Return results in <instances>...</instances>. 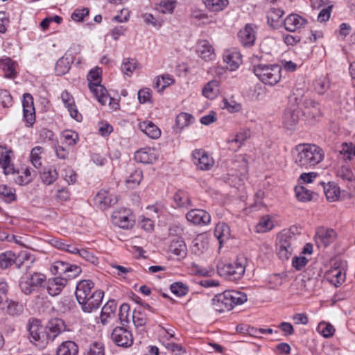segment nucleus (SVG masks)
<instances>
[{
	"label": "nucleus",
	"mask_w": 355,
	"mask_h": 355,
	"mask_svg": "<svg viewBox=\"0 0 355 355\" xmlns=\"http://www.w3.org/2000/svg\"><path fill=\"white\" fill-rule=\"evenodd\" d=\"M71 67V60L63 56L60 58L56 62L55 71L57 75L62 76L67 73Z\"/></svg>",
	"instance_id": "obj_45"
},
{
	"label": "nucleus",
	"mask_w": 355,
	"mask_h": 355,
	"mask_svg": "<svg viewBox=\"0 0 355 355\" xmlns=\"http://www.w3.org/2000/svg\"><path fill=\"white\" fill-rule=\"evenodd\" d=\"M12 150L6 146H0V168L6 175L15 173L13 165L11 164L10 153Z\"/></svg>",
	"instance_id": "obj_21"
},
{
	"label": "nucleus",
	"mask_w": 355,
	"mask_h": 355,
	"mask_svg": "<svg viewBox=\"0 0 355 355\" xmlns=\"http://www.w3.org/2000/svg\"><path fill=\"white\" fill-rule=\"evenodd\" d=\"M274 227V222L272 217L269 215L262 216L257 225H256V232L258 233H263L271 230Z\"/></svg>",
	"instance_id": "obj_39"
},
{
	"label": "nucleus",
	"mask_w": 355,
	"mask_h": 355,
	"mask_svg": "<svg viewBox=\"0 0 355 355\" xmlns=\"http://www.w3.org/2000/svg\"><path fill=\"white\" fill-rule=\"evenodd\" d=\"M324 192L328 200L334 202L338 199L340 196V188L334 183H329L323 186Z\"/></svg>",
	"instance_id": "obj_43"
},
{
	"label": "nucleus",
	"mask_w": 355,
	"mask_h": 355,
	"mask_svg": "<svg viewBox=\"0 0 355 355\" xmlns=\"http://www.w3.org/2000/svg\"><path fill=\"white\" fill-rule=\"evenodd\" d=\"M186 218L190 223L196 225H207L211 221L209 213L201 209H193L187 212Z\"/></svg>",
	"instance_id": "obj_15"
},
{
	"label": "nucleus",
	"mask_w": 355,
	"mask_h": 355,
	"mask_svg": "<svg viewBox=\"0 0 355 355\" xmlns=\"http://www.w3.org/2000/svg\"><path fill=\"white\" fill-rule=\"evenodd\" d=\"M78 347L73 341L63 342L57 349V355H76Z\"/></svg>",
	"instance_id": "obj_37"
},
{
	"label": "nucleus",
	"mask_w": 355,
	"mask_h": 355,
	"mask_svg": "<svg viewBox=\"0 0 355 355\" xmlns=\"http://www.w3.org/2000/svg\"><path fill=\"white\" fill-rule=\"evenodd\" d=\"M157 159L155 149L144 148L135 153V159L143 164H152Z\"/></svg>",
	"instance_id": "obj_26"
},
{
	"label": "nucleus",
	"mask_w": 355,
	"mask_h": 355,
	"mask_svg": "<svg viewBox=\"0 0 355 355\" xmlns=\"http://www.w3.org/2000/svg\"><path fill=\"white\" fill-rule=\"evenodd\" d=\"M283 15L284 11L280 8H270L267 15L268 23L273 28H277L280 24L279 19Z\"/></svg>",
	"instance_id": "obj_40"
},
{
	"label": "nucleus",
	"mask_w": 355,
	"mask_h": 355,
	"mask_svg": "<svg viewBox=\"0 0 355 355\" xmlns=\"http://www.w3.org/2000/svg\"><path fill=\"white\" fill-rule=\"evenodd\" d=\"M24 119L27 127H31L35 121V111L33 97L31 94L25 93L22 99Z\"/></svg>",
	"instance_id": "obj_13"
},
{
	"label": "nucleus",
	"mask_w": 355,
	"mask_h": 355,
	"mask_svg": "<svg viewBox=\"0 0 355 355\" xmlns=\"http://www.w3.org/2000/svg\"><path fill=\"white\" fill-rule=\"evenodd\" d=\"M35 172L30 168H26L22 172L21 175H19L17 182L21 184H27L31 182L34 176Z\"/></svg>",
	"instance_id": "obj_57"
},
{
	"label": "nucleus",
	"mask_w": 355,
	"mask_h": 355,
	"mask_svg": "<svg viewBox=\"0 0 355 355\" xmlns=\"http://www.w3.org/2000/svg\"><path fill=\"white\" fill-rule=\"evenodd\" d=\"M337 176L349 182L355 180V173L349 165L342 166L337 171Z\"/></svg>",
	"instance_id": "obj_55"
},
{
	"label": "nucleus",
	"mask_w": 355,
	"mask_h": 355,
	"mask_svg": "<svg viewBox=\"0 0 355 355\" xmlns=\"http://www.w3.org/2000/svg\"><path fill=\"white\" fill-rule=\"evenodd\" d=\"M44 153V148L41 146L34 147L29 156V160L32 165L36 168H40L42 166V154Z\"/></svg>",
	"instance_id": "obj_38"
},
{
	"label": "nucleus",
	"mask_w": 355,
	"mask_h": 355,
	"mask_svg": "<svg viewBox=\"0 0 355 355\" xmlns=\"http://www.w3.org/2000/svg\"><path fill=\"white\" fill-rule=\"evenodd\" d=\"M327 279L336 287L340 286L345 280V273L339 268H331L326 273Z\"/></svg>",
	"instance_id": "obj_28"
},
{
	"label": "nucleus",
	"mask_w": 355,
	"mask_h": 355,
	"mask_svg": "<svg viewBox=\"0 0 355 355\" xmlns=\"http://www.w3.org/2000/svg\"><path fill=\"white\" fill-rule=\"evenodd\" d=\"M85 355H105L104 345L99 342L95 341L89 345L85 352Z\"/></svg>",
	"instance_id": "obj_58"
},
{
	"label": "nucleus",
	"mask_w": 355,
	"mask_h": 355,
	"mask_svg": "<svg viewBox=\"0 0 355 355\" xmlns=\"http://www.w3.org/2000/svg\"><path fill=\"white\" fill-rule=\"evenodd\" d=\"M89 10L87 8L76 9L71 14V17L73 21L80 22L83 21L85 17L89 15Z\"/></svg>",
	"instance_id": "obj_63"
},
{
	"label": "nucleus",
	"mask_w": 355,
	"mask_h": 355,
	"mask_svg": "<svg viewBox=\"0 0 355 355\" xmlns=\"http://www.w3.org/2000/svg\"><path fill=\"white\" fill-rule=\"evenodd\" d=\"M61 99L70 116L76 121H81L83 116L77 109L73 96L65 90L61 94Z\"/></svg>",
	"instance_id": "obj_17"
},
{
	"label": "nucleus",
	"mask_w": 355,
	"mask_h": 355,
	"mask_svg": "<svg viewBox=\"0 0 355 355\" xmlns=\"http://www.w3.org/2000/svg\"><path fill=\"white\" fill-rule=\"evenodd\" d=\"M223 61L230 71H236L242 63L241 53L235 49H228L223 53Z\"/></svg>",
	"instance_id": "obj_19"
},
{
	"label": "nucleus",
	"mask_w": 355,
	"mask_h": 355,
	"mask_svg": "<svg viewBox=\"0 0 355 355\" xmlns=\"http://www.w3.org/2000/svg\"><path fill=\"white\" fill-rule=\"evenodd\" d=\"M300 111L295 107H288L283 114L282 123L287 130H294L300 119Z\"/></svg>",
	"instance_id": "obj_14"
},
{
	"label": "nucleus",
	"mask_w": 355,
	"mask_h": 355,
	"mask_svg": "<svg viewBox=\"0 0 355 355\" xmlns=\"http://www.w3.org/2000/svg\"><path fill=\"white\" fill-rule=\"evenodd\" d=\"M0 198L7 203L15 201L16 200L15 189L4 184L0 185Z\"/></svg>",
	"instance_id": "obj_46"
},
{
	"label": "nucleus",
	"mask_w": 355,
	"mask_h": 355,
	"mask_svg": "<svg viewBox=\"0 0 355 355\" xmlns=\"http://www.w3.org/2000/svg\"><path fill=\"white\" fill-rule=\"evenodd\" d=\"M299 237L290 230L283 231L278 235L276 250L280 259L285 261L291 257L300 245Z\"/></svg>",
	"instance_id": "obj_3"
},
{
	"label": "nucleus",
	"mask_w": 355,
	"mask_h": 355,
	"mask_svg": "<svg viewBox=\"0 0 355 355\" xmlns=\"http://www.w3.org/2000/svg\"><path fill=\"white\" fill-rule=\"evenodd\" d=\"M69 266V263L62 261H56L51 266V271L53 275H59V277H65L66 273L68 272Z\"/></svg>",
	"instance_id": "obj_48"
},
{
	"label": "nucleus",
	"mask_w": 355,
	"mask_h": 355,
	"mask_svg": "<svg viewBox=\"0 0 355 355\" xmlns=\"http://www.w3.org/2000/svg\"><path fill=\"white\" fill-rule=\"evenodd\" d=\"M337 233L333 229L320 227L316 232L315 241L319 247L326 248L336 239Z\"/></svg>",
	"instance_id": "obj_16"
},
{
	"label": "nucleus",
	"mask_w": 355,
	"mask_h": 355,
	"mask_svg": "<svg viewBox=\"0 0 355 355\" xmlns=\"http://www.w3.org/2000/svg\"><path fill=\"white\" fill-rule=\"evenodd\" d=\"M248 137V133L244 132L238 133L232 138H229L227 141L229 149L234 152L237 151Z\"/></svg>",
	"instance_id": "obj_33"
},
{
	"label": "nucleus",
	"mask_w": 355,
	"mask_h": 355,
	"mask_svg": "<svg viewBox=\"0 0 355 355\" xmlns=\"http://www.w3.org/2000/svg\"><path fill=\"white\" fill-rule=\"evenodd\" d=\"M191 157L193 164L202 171L210 170L214 164L213 157L203 149L194 150L191 153Z\"/></svg>",
	"instance_id": "obj_9"
},
{
	"label": "nucleus",
	"mask_w": 355,
	"mask_h": 355,
	"mask_svg": "<svg viewBox=\"0 0 355 355\" xmlns=\"http://www.w3.org/2000/svg\"><path fill=\"white\" fill-rule=\"evenodd\" d=\"M94 286V283L89 279L80 281L76 286V297L78 303L82 306L83 311L85 308H90L91 290Z\"/></svg>",
	"instance_id": "obj_8"
},
{
	"label": "nucleus",
	"mask_w": 355,
	"mask_h": 355,
	"mask_svg": "<svg viewBox=\"0 0 355 355\" xmlns=\"http://www.w3.org/2000/svg\"><path fill=\"white\" fill-rule=\"evenodd\" d=\"M295 196L301 202H308L312 199V192L304 186H297L295 188Z\"/></svg>",
	"instance_id": "obj_51"
},
{
	"label": "nucleus",
	"mask_w": 355,
	"mask_h": 355,
	"mask_svg": "<svg viewBox=\"0 0 355 355\" xmlns=\"http://www.w3.org/2000/svg\"><path fill=\"white\" fill-rule=\"evenodd\" d=\"M219 92V83L217 80L207 83L202 89V94L207 98H214Z\"/></svg>",
	"instance_id": "obj_42"
},
{
	"label": "nucleus",
	"mask_w": 355,
	"mask_h": 355,
	"mask_svg": "<svg viewBox=\"0 0 355 355\" xmlns=\"http://www.w3.org/2000/svg\"><path fill=\"white\" fill-rule=\"evenodd\" d=\"M194 121V117L188 113L182 112L176 116V125L180 128L183 129L184 127H187L191 124Z\"/></svg>",
	"instance_id": "obj_54"
},
{
	"label": "nucleus",
	"mask_w": 355,
	"mask_h": 355,
	"mask_svg": "<svg viewBox=\"0 0 355 355\" xmlns=\"http://www.w3.org/2000/svg\"><path fill=\"white\" fill-rule=\"evenodd\" d=\"M46 282L44 274L35 272L23 275L19 282V288L25 295H31L43 287Z\"/></svg>",
	"instance_id": "obj_6"
},
{
	"label": "nucleus",
	"mask_w": 355,
	"mask_h": 355,
	"mask_svg": "<svg viewBox=\"0 0 355 355\" xmlns=\"http://www.w3.org/2000/svg\"><path fill=\"white\" fill-rule=\"evenodd\" d=\"M62 137L64 143L68 146H74L79 141L78 134L71 130H64L62 133Z\"/></svg>",
	"instance_id": "obj_56"
},
{
	"label": "nucleus",
	"mask_w": 355,
	"mask_h": 355,
	"mask_svg": "<svg viewBox=\"0 0 355 355\" xmlns=\"http://www.w3.org/2000/svg\"><path fill=\"white\" fill-rule=\"evenodd\" d=\"M214 236L218 240L220 245H222L230 237V229L229 226L224 223H218L215 227Z\"/></svg>",
	"instance_id": "obj_32"
},
{
	"label": "nucleus",
	"mask_w": 355,
	"mask_h": 355,
	"mask_svg": "<svg viewBox=\"0 0 355 355\" xmlns=\"http://www.w3.org/2000/svg\"><path fill=\"white\" fill-rule=\"evenodd\" d=\"M13 104L12 97L6 89L0 90V105L3 107H10Z\"/></svg>",
	"instance_id": "obj_60"
},
{
	"label": "nucleus",
	"mask_w": 355,
	"mask_h": 355,
	"mask_svg": "<svg viewBox=\"0 0 355 355\" xmlns=\"http://www.w3.org/2000/svg\"><path fill=\"white\" fill-rule=\"evenodd\" d=\"M205 8L210 12H218L226 8L229 4L228 0H202Z\"/></svg>",
	"instance_id": "obj_36"
},
{
	"label": "nucleus",
	"mask_w": 355,
	"mask_h": 355,
	"mask_svg": "<svg viewBox=\"0 0 355 355\" xmlns=\"http://www.w3.org/2000/svg\"><path fill=\"white\" fill-rule=\"evenodd\" d=\"M330 85L331 80L327 76L318 78L313 83L315 92L320 95H322L326 93L330 88Z\"/></svg>",
	"instance_id": "obj_34"
},
{
	"label": "nucleus",
	"mask_w": 355,
	"mask_h": 355,
	"mask_svg": "<svg viewBox=\"0 0 355 355\" xmlns=\"http://www.w3.org/2000/svg\"><path fill=\"white\" fill-rule=\"evenodd\" d=\"M294 164L302 169L311 168L320 163L324 157V152L320 146L311 144H300L292 150Z\"/></svg>",
	"instance_id": "obj_1"
},
{
	"label": "nucleus",
	"mask_w": 355,
	"mask_h": 355,
	"mask_svg": "<svg viewBox=\"0 0 355 355\" xmlns=\"http://www.w3.org/2000/svg\"><path fill=\"white\" fill-rule=\"evenodd\" d=\"M40 178L44 184L51 185L58 178V173L53 166L45 167L40 173Z\"/></svg>",
	"instance_id": "obj_31"
},
{
	"label": "nucleus",
	"mask_w": 355,
	"mask_h": 355,
	"mask_svg": "<svg viewBox=\"0 0 355 355\" xmlns=\"http://www.w3.org/2000/svg\"><path fill=\"white\" fill-rule=\"evenodd\" d=\"M65 329L66 326L63 320L58 318L51 319L46 326V334L48 340H53Z\"/></svg>",
	"instance_id": "obj_18"
},
{
	"label": "nucleus",
	"mask_w": 355,
	"mask_h": 355,
	"mask_svg": "<svg viewBox=\"0 0 355 355\" xmlns=\"http://www.w3.org/2000/svg\"><path fill=\"white\" fill-rule=\"evenodd\" d=\"M103 295L104 293L101 290L94 291L92 295L89 297V298H90V308H85V310L92 311L93 309H98L101 304Z\"/></svg>",
	"instance_id": "obj_52"
},
{
	"label": "nucleus",
	"mask_w": 355,
	"mask_h": 355,
	"mask_svg": "<svg viewBox=\"0 0 355 355\" xmlns=\"http://www.w3.org/2000/svg\"><path fill=\"white\" fill-rule=\"evenodd\" d=\"M67 284L65 277H57L51 278L47 282V291L49 295L56 296L59 295Z\"/></svg>",
	"instance_id": "obj_23"
},
{
	"label": "nucleus",
	"mask_w": 355,
	"mask_h": 355,
	"mask_svg": "<svg viewBox=\"0 0 355 355\" xmlns=\"http://www.w3.org/2000/svg\"><path fill=\"white\" fill-rule=\"evenodd\" d=\"M112 340L118 346L130 347L133 344L132 333L123 327H116L111 334Z\"/></svg>",
	"instance_id": "obj_10"
},
{
	"label": "nucleus",
	"mask_w": 355,
	"mask_h": 355,
	"mask_svg": "<svg viewBox=\"0 0 355 355\" xmlns=\"http://www.w3.org/2000/svg\"><path fill=\"white\" fill-rule=\"evenodd\" d=\"M317 331L324 338H328L333 336L335 332V328L330 323L322 321L318 324Z\"/></svg>",
	"instance_id": "obj_49"
},
{
	"label": "nucleus",
	"mask_w": 355,
	"mask_h": 355,
	"mask_svg": "<svg viewBox=\"0 0 355 355\" xmlns=\"http://www.w3.org/2000/svg\"><path fill=\"white\" fill-rule=\"evenodd\" d=\"M114 225L122 229L132 228L135 225V217L129 209L116 211L112 216Z\"/></svg>",
	"instance_id": "obj_12"
},
{
	"label": "nucleus",
	"mask_w": 355,
	"mask_h": 355,
	"mask_svg": "<svg viewBox=\"0 0 355 355\" xmlns=\"http://www.w3.org/2000/svg\"><path fill=\"white\" fill-rule=\"evenodd\" d=\"M28 331L29 333V339L31 343L39 342L44 337L43 327L40 325V321L34 319L29 320L28 324Z\"/></svg>",
	"instance_id": "obj_25"
},
{
	"label": "nucleus",
	"mask_w": 355,
	"mask_h": 355,
	"mask_svg": "<svg viewBox=\"0 0 355 355\" xmlns=\"http://www.w3.org/2000/svg\"><path fill=\"white\" fill-rule=\"evenodd\" d=\"M171 291L178 297L185 295L188 291V286L182 282H175L170 286Z\"/></svg>",
	"instance_id": "obj_59"
},
{
	"label": "nucleus",
	"mask_w": 355,
	"mask_h": 355,
	"mask_svg": "<svg viewBox=\"0 0 355 355\" xmlns=\"http://www.w3.org/2000/svg\"><path fill=\"white\" fill-rule=\"evenodd\" d=\"M197 53L205 61L211 60L215 58L214 49L207 40H201L198 43Z\"/></svg>",
	"instance_id": "obj_27"
},
{
	"label": "nucleus",
	"mask_w": 355,
	"mask_h": 355,
	"mask_svg": "<svg viewBox=\"0 0 355 355\" xmlns=\"http://www.w3.org/2000/svg\"><path fill=\"white\" fill-rule=\"evenodd\" d=\"M87 80L89 89L94 96L101 105H105L108 100V93L106 88L101 85V77L99 69L91 70L87 76Z\"/></svg>",
	"instance_id": "obj_7"
},
{
	"label": "nucleus",
	"mask_w": 355,
	"mask_h": 355,
	"mask_svg": "<svg viewBox=\"0 0 355 355\" xmlns=\"http://www.w3.org/2000/svg\"><path fill=\"white\" fill-rule=\"evenodd\" d=\"M152 91L149 88H143L138 92V99L140 103L150 102Z\"/></svg>",
	"instance_id": "obj_64"
},
{
	"label": "nucleus",
	"mask_w": 355,
	"mask_h": 355,
	"mask_svg": "<svg viewBox=\"0 0 355 355\" xmlns=\"http://www.w3.org/2000/svg\"><path fill=\"white\" fill-rule=\"evenodd\" d=\"M138 126L150 138L157 139L160 136L161 131L159 128L151 121H141L139 123Z\"/></svg>",
	"instance_id": "obj_29"
},
{
	"label": "nucleus",
	"mask_w": 355,
	"mask_h": 355,
	"mask_svg": "<svg viewBox=\"0 0 355 355\" xmlns=\"http://www.w3.org/2000/svg\"><path fill=\"white\" fill-rule=\"evenodd\" d=\"M131 318L136 327H141L146 322V318L144 312H132Z\"/></svg>",
	"instance_id": "obj_62"
},
{
	"label": "nucleus",
	"mask_w": 355,
	"mask_h": 355,
	"mask_svg": "<svg viewBox=\"0 0 355 355\" xmlns=\"http://www.w3.org/2000/svg\"><path fill=\"white\" fill-rule=\"evenodd\" d=\"M247 300L245 293L236 291H225L216 295L212 299L213 304L219 308L216 311H223L224 309L231 311L235 306L241 305Z\"/></svg>",
	"instance_id": "obj_5"
},
{
	"label": "nucleus",
	"mask_w": 355,
	"mask_h": 355,
	"mask_svg": "<svg viewBox=\"0 0 355 355\" xmlns=\"http://www.w3.org/2000/svg\"><path fill=\"white\" fill-rule=\"evenodd\" d=\"M306 23L307 20L304 17L293 13L286 17L284 25L286 31L294 32L303 27Z\"/></svg>",
	"instance_id": "obj_20"
},
{
	"label": "nucleus",
	"mask_w": 355,
	"mask_h": 355,
	"mask_svg": "<svg viewBox=\"0 0 355 355\" xmlns=\"http://www.w3.org/2000/svg\"><path fill=\"white\" fill-rule=\"evenodd\" d=\"M137 67V61L134 58H124L121 64V71L128 76H131Z\"/></svg>",
	"instance_id": "obj_47"
},
{
	"label": "nucleus",
	"mask_w": 355,
	"mask_h": 355,
	"mask_svg": "<svg viewBox=\"0 0 355 355\" xmlns=\"http://www.w3.org/2000/svg\"><path fill=\"white\" fill-rule=\"evenodd\" d=\"M94 202L100 209L105 210L116 204L118 198L109 190L101 189L95 196Z\"/></svg>",
	"instance_id": "obj_11"
},
{
	"label": "nucleus",
	"mask_w": 355,
	"mask_h": 355,
	"mask_svg": "<svg viewBox=\"0 0 355 355\" xmlns=\"http://www.w3.org/2000/svg\"><path fill=\"white\" fill-rule=\"evenodd\" d=\"M340 153L345 159H352L355 156V145L352 143L343 144Z\"/></svg>",
	"instance_id": "obj_61"
},
{
	"label": "nucleus",
	"mask_w": 355,
	"mask_h": 355,
	"mask_svg": "<svg viewBox=\"0 0 355 355\" xmlns=\"http://www.w3.org/2000/svg\"><path fill=\"white\" fill-rule=\"evenodd\" d=\"M169 252L176 256L178 259H184L187 254V248L184 241L176 238L171 240L168 248Z\"/></svg>",
	"instance_id": "obj_24"
},
{
	"label": "nucleus",
	"mask_w": 355,
	"mask_h": 355,
	"mask_svg": "<svg viewBox=\"0 0 355 355\" xmlns=\"http://www.w3.org/2000/svg\"><path fill=\"white\" fill-rule=\"evenodd\" d=\"M238 37L243 46H252L256 39L254 27L251 24H247L243 29L239 32Z\"/></svg>",
	"instance_id": "obj_22"
},
{
	"label": "nucleus",
	"mask_w": 355,
	"mask_h": 355,
	"mask_svg": "<svg viewBox=\"0 0 355 355\" xmlns=\"http://www.w3.org/2000/svg\"><path fill=\"white\" fill-rule=\"evenodd\" d=\"M173 202L175 207L188 208L192 206L191 200L188 193L184 191L179 190L173 196Z\"/></svg>",
	"instance_id": "obj_30"
},
{
	"label": "nucleus",
	"mask_w": 355,
	"mask_h": 355,
	"mask_svg": "<svg viewBox=\"0 0 355 355\" xmlns=\"http://www.w3.org/2000/svg\"><path fill=\"white\" fill-rule=\"evenodd\" d=\"M35 259L31 252L26 250L20 251L17 255L15 254V262L14 264L17 268H22L26 262L32 263Z\"/></svg>",
	"instance_id": "obj_41"
},
{
	"label": "nucleus",
	"mask_w": 355,
	"mask_h": 355,
	"mask_svg": "<svg viewBox=\"0 0 355 355\" xmlns=\"http://www.w3.org/2000/svg\"><path fill=\"white\" fill-rule=\"evenodd\" d=\"M258 79L268 86L276 85L282 78V66L277 64H259L253 67Z\"/></svg>",
	"instance_id": "obj_4"
},
{
	"label": "nucleus",
	"mask_w": 355,
	"mask_h": 355,
	"mask_svg": "<svg viewBox=\"0 0 355 355\" xmlns=\"http://www.w3.org/2000/svg\"><path fill=\"white\" fill-rule=\"evenodd\" d=\"M174 83L175 80L171 75L165 74L156 77L153 87L157 90V92H162Z\"/></svg>",
	"instance_id": "obj_35"
},
{
	"label": "nucleus",
	"mask_w": 355,
	"mask_h": 355,
	"mask_svg": "<svg viewBox=\"0 0 355 355\" xmlns=\"http://www.w3.org/2000/svg\"><path fill=\"white\" fill-rule=\"evenodd\" d=\"M0 67L5 72L6 78H12L15 75V63L8 57L0 60Z\"/></svg>",
	"instance_id": "obj_44"
},
{
	"label": "nucleus",
	"mask_w": 355,
	"mask_h": 355,
	"mask_svg": "<svg viewBox=\"0 0 355 355\" xmlns=\"http://www.w3.org/2000/svg\"><path fill=\"white\" fill-rule=\"evenodd\" d=\"M142 178V171L140 169H135L128 177L125 182L129 187L134 189L140 184Z\"/></svg>",
	"instance_id": "obj_50"
},
{
	"label": "nucleus",
	"mask_w": 355,
	"mask_h": 355,
	"mask_svg": "<svg viewBox=\"0 0 355 355\" xmlns=\"http://www.w3.org/2000/svg\"><path fill=\"white\" fill-rule=\"evenodd\" d=\"M15 253L12 251H6L0 254V267L6 269L14 264Z\"/></svg>",
	"instance_id": "obj_53"
},
{
	"label": "nucleus",
	"mask_w": 355,
	"mask_h": 355,
	"mask_svg": "<svg viewBox=\"0 0 355 355\" xmlns=\"http://www.w3.org/2000/svg\"><path fill=\"white\" fill-rule=\"evenodd\" d=\"M247 263L243 256L237 257L232 262L220 261L217 264V272L227 280L236 282L243 277Z\"/></svg>",
	"instance_id": "obj_2"
}]
</instances>
